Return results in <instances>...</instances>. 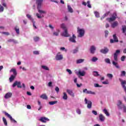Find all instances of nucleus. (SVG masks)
<instances>
[{"instance_id": "43", "label": "nucleus", "mask_w": 126, "mask_h": 126, "mask_svg": "<svg viewBox=\"0 0 126 126\" xmlns=\"http://www.w3.org/2000/svg\"><path fill=\"white\" fill-rule=\"evenodd\" d=\"M94 14H95V17L98 18V17H99L100 16V14L98 12H94Z\"/></svg>"}, {"instance_id": "45", "label": "nucleus", "mask_w": 126, "mask_h": 126, "mask_svg": "<svg viewBox=\"0 0 126 126\" xmlns=\"http://www.w3.org/2000/svg\"><path fill=\"white\" fill-rule=\"evenodd\" d=\"M8 42H13V43H17V41L14 39H9L8 40Z\"/></svg>"}, {"instance_id": "62", "label": "nucleus", "mask_w": 126, "mask_h": 126, "mask_svg": "<svg viewBox=\"0 0 126 126\" xmlns=\"http://www.w3.org/2000/svg\"><path fill=\"white\" fill-rule=\"evenodd\" d=\"M33 54L34 55H39V51H33Z\"/></svg>"}, {"instance_id": "15", "label": "nucleus", "mask_w": 126, "mask_h": 126, "mask_svg": "<svg viewBox=\"0 0 126 126\" xmlns=\"http://www.w3.org/2000/svg\"><path fill=\"white\" fill-rule=\"evenodd\" d=\"M64 32L62 34V36H63L64 37H69V34H68V33L67 32V29L64 30Z\"/></svg>"}, {"instance_id": "40", "label": "nucleus", "mask_w": 126, "mask_h": 126, "mask_svg": "<svg viewBox=\"0 0 126 126\" xmlns=\"http://www.w3.org/2000/svg\"><path fill=\"white\" fill-rule=\"evenodd\" d=\"M94 76H100V74H99V73H98V71H94Z\"/></svg>"}, {"instance_id": "36", "label": "nucleus", "mask_w": 126, "mask_h": 126, "mask_svg": "<svg viewBox=\"0 0 126 126\" xmlns=\"http://www.w3.org/2000/svg\"><path fill=\"white\" fill-rule=\"evenodd\" d=\"M98 61V59L96 57H94L92 59V61H93L94 63H95V62H97Z\"/></svg>"}, {"instance_id": "32", "label": "nucleus", "mask_w": 126, "mask_h": 126, "mask_svg": "<svg viewBox=\"0 0 126 126\" xmlns=\"http://www.w3.org/2000/svg\"><path fill=\"white\" fill-rule=\"evenodd\" d=\"M86 94H92V95H95L96 93H95L94 92L89 91L87 92Z\"/></svg>"}, {"instance_id": "5", "label": "nucleus", "mask_w": 126, "mask_h": 126, "mask_svg": "<svg viewBox=\"0 0 126 126\" xmlns=\"http://www.w3.org/2000/svg\"><path fill=\"white\" fill-rule=\"evenodd\" d=\"M113 37L114 39H111L110 40L111 44H113L114 43H118V42H119V39H118V37L116 34H113Z\"/></svg>"}, {"instance_id": "44", "label": "nucleus", "mask_w": 126, "mask_h": 126, "mask_svg": "<svg viewBox=\"0 0 126 126\" xmlns=\"http://www.w3.org/2000/svg\"><path fill=\"white\" fill-rule=\"evenodd\" d=\"M61 28H62V29H63V30H65V29H66V28H65V25H64V24H62L61 25Z\"/></svg>"}, {"instance_id": "12", "label": "nucleus", "mask_w": 126, "mask_h": 126, "mask_svg": "<svg viewBox=\"0 0 126 126\" xmlns=\"http://www.w3.org/2000/svg\"><path fill=\"white\" fill-rule=\"evenodd\" d=\"M75 39H76V36H75V35L73 34L72 37H70L69 40L70 42H72V43H76Z\"/></svg>"}, {"instance_id": "14", "label": "nucleus", "mask_w": 126, "mask_h": 126, "mask_svg": "<svg viewBox=\"0 0 126 126\" xmlns=\"http://www.w3.org/2000/svg\"><path fill=\"white\" fill-rule=\"evenodd\" d=\"M63 55H59V54H57L55 57L56 61H61V60H63Z\"/></svg>"}, {"instance_id": "56", "label": "nucleus", "mask_w": 126, "mask_h": 126, "mask_svg": "<svg viewBox=\"0 0 126 126\" xmlns=\"http://www.w3.org/2000/svg\"><path fill=\"white\" fill-rule=\"evenodd\" d=\"M66 71L68 72L69 74H71L72 73V72H71V70L69 69H67Z\"/></svg>"}, {"instance_id": "61", "label": "nucleus", "mask_w": 126, "mask_h": 126, "mask_svg": "<svg viewBox=\"0 0 126 126\" xmlns=\"http://www.w3.org/2000/svg\"><path fill=\"white\" fill-rule=\"evenodd\" d=\"M102 84H109V82L108 81H103Z\"/></svg>"}, {"instance_id": "63", "label": "nucleus", "mask_w": 126, "mask_h": 126, "mask_svg": "<svg viewBox=\"0 0 126 126\" xmlns=\"http://www.w3.org/2000/svg\"><path fill=\"white\" fill-rule=\"evenodd\" d=\"M53 84V83L52 82H49L48 83V86L49 87H52V85Z\"/></svg>"}, {"instance_id": "31", "label": "nucleus", "mask_w": 126, "mask_h": 126, "mask_svg": "<svg viewBox=\"0 0 126 126\" xmlns=\"http://www.w3.org/2000/svg\"><path fill=\"white\" fill-rule=\"evenodd\" d=\"M84 62V59H79L76 61V63H81Z\"/></svg>"}, {"instance_id": "39", "label": "nucleus", "mask_w": 126, "mask_h": 126, "mask_svg": "<svg viewBox=\"0 0 126 126\" xmlns=\"http://www.w3.org/2000/svg\"><path fill=\"white\" fill-rule=\"evenodd\" d=\"M122 31H123V33H126V26H122Z\"/></svg>"}, {"instance_id": "49", "label": "nucleus", "mask_w": 126, "mask_h": 126, "mask_svg": "<svg viewBox=\"0 0 126 126\" xmlns=\"http://www.w3.org/2000/svg\"><path fill=\"white\" fill-rule=\"evenodd\" d=\"M77 52H78V48H76L75 49H74L73 50V54H76V53H77Z\"/></svg>"}, {"instance_id": "48", "label": "nucleus", "mask_w": 126, "mask_h": 126, "mask_svg": "<svg viewBox=\"0 0 126 126\" xmlns=\"http://www.w3.org/2000/svg\"><path fill=\"white\" fill-rule=\"evenodd\" d=\"M4 8H3V7H2V6H1V5H0V11L1 12H2L4 10Z\"/></svg>"}, {"instance_id": "64", "label": "nucleus", "mask_w": 126, "mask_h": 126, "mask_svg": "<svg viewBox=\"0 0 126 126\" xmlns=\"http://www.w3.org/2000/svg\"><path fill=\"white\" fill-rule=\"evenodd\" d=\"M76 85H77V87L80 88V87H81V86H82V84H78L77 83Z\"/></svg>"}, {"instance_id": "50", "label": "nucleus", "mask_w": 126, "mask_h": 126, "mask_svg": "<svg viewBox=\"0 0 126 126\" xmlns=\"http://www.w3.org/2000/svg\"><path fill=\"white\" fill-rule=\"evenodd\" d=\"M107 76H108V77L109 78H113V74H107Z\"/></svg>"}, {"instance_id": "6", "label": "nucleus", "mask_w": 126, "mask_h": 126, "mask_svg": "<svg viewBox=\"0 0 126 126\" xmlns=\"http://www.w3.org/2000/svg\"><path fill=\"white\" fill-rule=\"evenodd\" d=\"M85 102L86 104H87V108L88 109H91L92 108V102L90 100H87V98H85Z\"/></svg>"}, {"instance_id": "21", "label": "nucleus", "mask_w": 126, "mask_h": 126, "mask_svg": "<svg viewBox=\"0 0 126 126\" xmlns=\"http://www.w3.org/2000/svg\"><path fill=\"white\" fill-rule=\"evenodd\" d=\"M40 9L41 8L37 9L38 12H39V13H40V14H46V13H47V12H46V11L41 10Z\"/></svg>"}, {"instance_id": "16", "label": "nucleus", "mask_w": 126, "mask_h": 126, "mask_svg": "<svg viewBox=\"0 0 126 126\" xmlns=\"http://www.w3.org/2000/svg\"><path fill=\"white\" fill-rule=\"evenodd\" d=\"M66 92L69 95L72 96V97H74V94L73 93V92H72V90L67 89L66 90Z\"/></svg>"}, {"instance_id": "57", "label": "nucleus", "mask_w": 126, "mask_h": 126, "mask_svg": "<svg viewBox=\"0 0 126 126\" xmlns=\"http://www.w3.org/2000/svg\"><path fill=\"white\" fill-rule=\"evenodd\" d=\"M94 87H102V86L99 85L98 84H94Z\"/></svg>"}, {"instance_id": "4", "label": "nucleus", "mask_w": 126, "mask_h": 126, "mask_svg": "<svg viewBox=\"0 0 126 126\" xmlns=\"http://www.w3.org/2000/svg\"><path fill=\"white\" fill-rule=\"evenodd\" d=\"M116 18H117V13H114L112 15V17L107 18L106 20H108L109 22H112L113 21H115Z\"/></svg>"}, {"instance_id": "20", "label": "nucleus", "mask_w": 126, "mask_h": 126, "mask_svg": "<svg viewBox=\"0 0 126 126\" xmlns=\"http://www.w3.org/2000/svg\"><path fill=\"white\" fill-rule=\"evenodd\" d=\"M118 25H119V23L117 21H115L112 24L111 27L112 28H115V27H117Z\"/></svg>"}, {"instance_id": "27", "label": "nucleus", "mask_w": 126, "mask_h": 126, "mask_svg": "<svg viewBox=\"0 0 126 126\" xmlns=\"http://www.w3.org/2000/svg\"><path fill=\"white\" fill-rule=\"evenodd\" d=\"M14 30H15L16 32L17 33V34H19V33H20L19 28L18 27H17V26H16V27L14 28Z\"/></svg>"}, {"instance_id": "33", "label": "nucleus", "mask_w": 126, "mask_h": 126, "mask_svg": "<svg viewBox=\"0 0 126 126\" xmlns=\"http://www.w3.org/2000/svg\"><path fill=\"white\" fill-rule=\"evenodd\" d=\"M2 121L5 126H7V121H6V119H5V118L2 117Z\"/></svg>"}, {"instance_id": "55", "label": "nucleus", "mask_w": 126, "mask_h": 126, "mask_svg": "<svg viewBox=\"0 0 126 126\" xmlns=\"http://www.w3.org/2000/svg\"><path fill=\"white\" fill-rule=\"evenodd\" d=\"M55 91H56V92H57V93H59V92H60V88H59V87H56L55 88Z\"/></svg>"}, {"instance_id": "11", "label": "nucleus", "mask_w": 126, "mask_h": 126, "mask_svg": "<svg viewBox=\"0 0 126 126\" xmlns=\"http://www.w3.org/2000/svg\"><path fill=\"white\" fill-rule=\"evenodd\" d=\"M100 53L106 54L109 52V49L107 47H104V49L100 50Z\"/></svg>"}, {"instance_id": "17", "label": "nucleus", "mask_w": 126, "mask_h": 126, "mask_svg": "<svg viewBox=\"0 0 126 126\" xmlns=\"http://www.w3.org/2000/svg\"><path fill=\"white\" fill-rule=\"evenodd\" d=\"M12 96V93H7L4 96L5 99H8V98H10Z\"/></svg>"}, {"instance_id": "22", "label": "nucleus", "mask_w": 126, "mask_h": 126, "mask_svg": "<svg viewBox=\"0 0 126 126\" xmlns=\"http://www.w3.org/2000/svg\"><path fill=\"white\" fill-rule=\"evenodd\" d=\"M99 118L100 121H101V122H104V121H105V117L103 116L102 114L99 115Z\"/></svg>"}, {"instance_id": "9", "label": "nucleus", "mask_w": 126, "mask_h": 126, "mask_svg": "<svg viewBox=\"0 0 126 126\" xmlns=\"http://www.w3.org/2000/svg\"><path fill=\"white\" fill-rule=\"evenodd\" d=\"M121 53V51L120 50H117L116 51V52L114 54V60L117 62L118 61V55L119 54Z\"/></svg>"}, {"instance_id": "25", "label": "nucleus", "mask_w": 126, "mask_h": 126, "mask_svg": "<svg viewBox=\"0 0 126 126\" xmlns=\"http://www.w3.org/2000/svg\"><path fill=\"white\" fill-rule=\"evenodd\" d=\"M112 64L113 65H115L116 68H120V66H119V64H118V63H116L114 61H113Z\"/></svg>"}, {"instance_id": "30", "label": "nucleus", "mask_w": 126, "mask_h": 126, "mask_svg": "<svg viewBox=\"0 0 126 126\" xmlns=\"http://www.w3.org/2000/svg\"><path fill=\"white\" fill-rule=\"evenodd\" d=\"M78 73L81 76H84V75H85V72L84 71H83L82 72L79 71Z\"/></svg>"}, {"instance_id": "2", "label": "nucleus", "mask_w": 126, "mask_h": 126, "mask_svg": "<svg viewBox=\"0 0 126 126\" xmlns=\"http://www.w3.org/2000/svg\"><path fill=\"white\" fill-rule=\"evenodd\" d=\"M117 106L118 107V108L120 110H122L123 108V111L124 113H126V105H125V104H123L122 101L118 100Z\"/></svg>"}, {"instance_id": "18", "label": "nucleus", "mask_w": 126, "mask_h": 126, "mask_svg": "<svg viewBox=\"0 0 126 126\" xmlns=\"http://www.w3.org/2000/svg\"><path fill=\"white\" fill-rule=\"evenodd\" d=\"M95 51H96V48H95L94 46H92L90 48L91 54H94Z\"/></svg>"}, {"instance_id": "53", "label": "nucleus", "mask_w": 126, "mask_h": 126, "mask_svg": "<svg viewBox=\"0 0 126 126\" xmlns=\"http://www.w3.org/2000/svg\"><path fill=\"white\" fill-rule=\"evenodd\" d=\"M60 50L61 51H64L65 52H67V50L65 49V48H64V47H61L60 48Z\"/></svg>"}, {"instance_id": "28", "label": "nucleus", "mask_w": 126, "mask_h": 126, "mask_svg": "<svg viewBox=\"0 0 126 126\" xmlns=\"http://www.w3.org/2000/svg\"><path fill=\"white\" fill-rule=\"evenodd\" d=\"M103 113H104V114H105L106 116H107V117H109V116H110V114L106 109H103Z\"/></svg>"}, {"instance_id": "19", "label": "nucleus", "mask_w": 126, "mask_h": 126, "mask_svg": "<svg viewBox=\"0 0 126 126\" xmlns=\"http://www.w3.org/2000/svg\"><path fill=\"white\" fill-rule=\"evenodd\" d=\"M40 98L41 99H43V100H47L48 99V96L46 94H43L41 95H40Z\"/></svg>"}, {"instance_id": "38", "label": "nucleus", "mask_w": 126, "mask_h": 126, "mask_svg": "<svg viewBox=\"0 0 126 126\" xmlns=\"http://www.w3.org/2000/svg\"><path fill=\"white\" fill-rule=\"evenodd\" d=\"M104 61L106 63H109V64L111 63V61L109 58L105 59Z\"/></svg>"}, {"instance_id": "24", "label": "nucleus", "mask_w": 126, "mask_h": 126, "mask_svg": "<svg viewBox=\"0 0 126 126\" xmlns=\"http://www.w3.org/2000/svg\"><path fill=\"white\" fill-rule=\"evenodd\" d=\"M109 13H110V12H107L105 14H104L102 16V17H101V18H100L101 20H103V19H104L105 17H106V16H108V15H109Z\"/></svg>"}, {"instance_id": "29", "label": "nucleus", "mask_w": 126, "mask_h": 126, "mask_svg": "<svg viewBox=\"0 0 126 126\" xmlns=\"http://www.w3.org/2000/svg\"><path fill=\"white\" fill-rule=\"evenodd\" d=\"M27 17L30 19V21H34V19H33V18H32V17H31V15H29V14H27Z\"/></svg>"}, {"instance_id": "26", "label": "nucleus", "mask_w": 126, "mask_h": 126, "mask_svg": "<svg viewBox=\"0 0 126 126\" xmlns=\"http://www.w3.org/2000/svg\"><path fill=\"white\" fill-rule=\"evenodd\" d=\"M63 100H67V94H66V93H63Z\"/></svg>"}, {"instance_id": "8", "label": "nucleus", "mask_w": 126, "mask_h": 126, "mask_svg": "<svg viewBox=\"0 0 126 126\" xmlns=\"http://www.w3.org/2000/svg\"><path fill=\"white\" fill-rule=\"evenodd\" d=\"M15 86H17L18 88H22V86H21V82H18L17 81H15L12 85L13 88H14Z\"/></svg>"}, {"instance_id": "52", "label": "nucleus", "mask_w": 126, "mask_h": 126, "mask_svg": "<svg viewBox=\"0 0 126 126\" xmlns=\"http://www.w3.org/2000/svg\"><path fill=\"white\" fill-rule=\"evenodd\" d=\"M125 60H126V56H123L121 57V61H122V62H125Z\"/></svg>"}, {"instance_id": "60", "label": "nucleus", "mask_w": 126, "mask_h": 126, "mask_svg": "<svg viewBox=\"0 0 126 126\" xmlns=\"http://www.w3.org/2000/svg\"><path fill=\"white\" fill-rule=\"evenodd\" d=\"M123 75H124V76H125V75H126V71H122L121 72V76H123Z\"/></svg>"}, {"instance_id": "23", "label": "nucleus", "mask_w": 126, "mask_h": 126, "mask_svg": "<svg viewBox=\"0 0 126 126\" xmlns=\"http://www.w3.org/2000/svg\"><path fill=\"white\" fill-rule=\"evenodd\" d=\"M67 8L68 11H69V12H70L71 13H73V9H72V8H71V6H70V5H68Z\"/></svg>"}, {"instance_id": "46", "label": "nucleus", "mask_w": 126, "mask_h": 126, "mask_svg": "<svg viewBox=\"0 0 126 126\" xmlns=\"http://www.w3.org/2000/svg\"><path fill=\"white\" fill-rule=\"evenodd\" d=\"M87 3H88L87 6H88L89 8H91L92 6H91V4H90V1H88L87 2Z\"/></svg>"}, {"instance_id": "10", "label": "nucleus", "mask_w": 126, "mask_h": 126, "mask_svg": "<svg viewBox=\"0 0 126 126\" xmlns=\"http://www.w3.org/2000/svg\"><path fill=\"white\" fill-rule=\"evenodd\" d=\"M43 0H36V3L37 5V9L41 8L42 7V3Z\"/></svg>"}, {"instance_id": "47", "label": "nucleus", "mask_w": 126, "mask_h": 126, "mask_svg": "<svg viewBox=\"0 0 126 126\" xmlns=\"http://www.w3.org/2000/svg\"><path fill=\"white\" fill-rule=\"evenodd\" d=\"M2 34H4V35H6V36H8L9 35V32H1Z\"/></svg>"}, {"instance_id": "35", "label": "nucleus", "mask_w": 126, "mask_h": 126, "mask_svg": "<svg viewBox=\"0 0 126 126\" xmlns=\"http://www.w3.org/2000/svg\"><path fill=\"white\" fill-rule=\"evenodd\" d=\"M58 103V101L56 100L54 101H50L49 102V105H55V104H57Z\"/></svg>"}, {"instance_id": "13", "label": "nucleus", "mask_w": 126, "mask_h": 126, "mask_svg": "<svg viewBox=\"0 0 126 126\" xmlns=\"http://www.w3.org/2000/svg\"><path fill=\"white\" fill-rule=\"evenodd\" d=\"M39 121L40 122H42V123H46V122L50 121V120L46 117H41Z\"/></svg>"}, {"instance_id": "7", "label": "nucleus", "mask_w": 126, "mask_h": 126, "mask_svg": "<svg viewBox=\"0 0 126 126\" xmlns=\"http://www.w3.org/2000/svg\"><path fill=\"white\" fill-rule=\"evenodd\" d=\"M3 113L4 114L5 116L7 117V118H8L9 119H10V121H11V122H13L14 123H17V122H16V121H15V120H14L13 118H12V117H11L10 114L7 113V112L4 111V112H3Z\"/></svg>"}, {"instance_id": "42", "label": "nucleus", "mask_w": 126, "mask_h": 126, "mask_svg": "<svg viewBox=\"0 0 126 126\" xmlns=\"http://www.w3.org/2000/svg\"><path fill=\"white\" fill-rule=\"evenodd\" d=\"M36 15L37 18H39V19L44 17V15H42V16H40V15L38 13H37L36 14Z\"/></svg>"}, {"instance_id": "3", "label": "nucleus", "mask_w": 126, "mask_h": 126, "mask_svg": "<svg viewBox=\"0 0 126 126\" xmlns=\"http://www.w3.org/2000/svg\"><path fill=\"white\" fill-rule=\"evenodd\" d=\"M77 33L79 34L78 37H83L84 34H85V31L84 29H80L79 27L77 28Z\"/></svg>"}, {"instance_id": "41", "label": "nucleus", "mask_w": 126, "mask_h": 126, "mask_svg": "<svg viewBox=\"0 0 126 126\" xmlns=\"http://www.w3.org/2000/svg\"><path fill=\"white\" fill-rule=\"evenodd\" d=\"M33 40L35 41V42H38V41L40 40V38L38 36H35L33 37Z\"/></svg>"}, {"instance_id": "1", "label": "nucleus", "mask_w": 126, "mask_h": 126, "mask_svg": "<svg viewBox=\"0 0 126 126\" xmlns=\"http://www.w3.org/2000/svg\"><path fill=\"white\" fill-rule=\"evenodd\" d=\"M12 72H13L14 75H12L9 78L10 82H12L15 79L16 75H17V72H16V69L14 68H12L10 70Z\"/></svg>"}, {"instance_id": "51", "label": "nucleus", "mask_w": 126, "mask_h": 126, "mask_svg": "<svg viewBox=\"0 0 126 126\" xmlns=\"http://www.w3.org/2000/svg\"><path fill=\"white\" fill-rule=\"evenodd\" d=\"M108 35H109V31H105V37H108Z\"/></svg>"}, {"instance_id": "59", "label": "nucleus", "mask_w": 126, "mask_h": 126, "mask_svg": "<svg viewBox=\"0 0 126 126\" xmlns=\"http://www.w3.org/2000/svg\"><path fill=\"white\" fill-rule=\"evenodd\" d=\"M32 23H33V27L35 28V29H37V27H36V26L35 25V21L33 20V21H32Z\"/></svg>"}, {"instance_id": "34", "label": "nucleus", "mask_w": 126, "mask_h": 126, "mask_svg": "<svg viewBox=\"0 0 126 126\" xmlns=\"http://www.w3.org/2000/svg\"><path fill=\"white\" fill-rule=\"evenodd\" d=\"M58 32H53V35L54 36H59V33L61 32L60 30H57Z\"/></svg>"}, {"instance_id": "58", "label": "nucleus", "mask_w": 126, "mask_h": 126, "mask_svg": "<svg viewBox=\"0 0 126 126\" xmlns=\"http://www.w3.org/2000/svg\"><path fill=\"white\" fill-rule=\"evenodd\" d=\"M92 113L93 114H94V115H95V116H97V111H95V110H93L92 111Z\"/></svg>"}, {"instance_id": "37", "label": "nucleus", "mask_w": 126, "mask_h": 126, "mask_svg": "<svg viewBox=\"0 0 126 126\" xmlns=\"http://www.w3.org/2000/svg\"><path fill=\"white\" fill-rule=\"evenodd\" d=\"M42 68L45 69V70H49V67L46 65H42L41 66Z\"/></svg>"}, {"instance_id": "54", "label": "nucleus", "mask_w": 126, "mask_h": 126, "mask_svg": "<svg viewBox=\"0 0 126 126\" xmlns=\"http://www.w3.org/2000/svg\"><path fill=\"white\" fill-rule=\"evenodd\" d=\"M76 113L78 114V115H80V114H81V111H80V109H77Z\"/></svg>"}]
</instances>
